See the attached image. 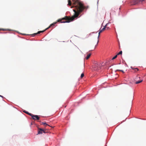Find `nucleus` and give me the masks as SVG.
<instances>
[{"mask_svg":"<svg viewBox=\"0 0 146 146\" xmlns=\"http://www.w3.org/2000/svg\"><path fill=\"white\" fill-rule=\"evenodd\" d=\"M131 68L135 72H137V71H138L139 70L137 68H132V67H131Z\"/></svg>","mask_w":146,"mask_h":146,"instance_id":"nucleus-11","label":"nucleus"},{"mask_svg":"<svg viewBox=\"0 0 146 146\" xmlns=\"http://www.w3.org/2000/svg\"><path fill=\"white\" fill-rule=\"evenodd\" d=\"M143 1L144 0H132L131 2V5H136Z\"/></svg>","mask_w":146,"mask_h":146,"instance_id":"nucleus-3","label":"nucleus"},{"mask_svg":"<svg viewBox=\"0 0 146 146\" xmlns=\"http://www.w3.org/2000/svg\"><path fill=\"white\" fill-rule=\"evenodd\" d=\"M1 30L5 31H7V30L6 29H0V31H1Z\"/></svg>","mask_w":146,"mask_h":146,"instance_id":"nucleus-18","label":"nucleus"},{"mask_svg":"<svg viewBox=\"0 0 146 146\" xmlns=\"http://www.w3.org/2000/svg\"><path fill=\"white\" fill-rule=\"evenodd\" d=\"M122 54V51H121L119 52L117 54V55L121 54Z\"/></svg>","mask_w":146,"mask_h":146,"instance_id":"nucleus-17","label":"nucleus"},{"mask_svg":"<svg viewBox=\"0 0 146 146\" xmlns=\"http://www.w3.org/2000/svg\"><path fill=\"white\" fill-rule=\"evenodd\" d=\"M143 81V80L142 79H140L139 80H138V81H135V83L136 84H139L141 82H142Z\"/></svg>","mask_w":146,"mask_h":146,"instance_id":"nucleus-7","label":"nucleus"},{"mask_svg":"<svg viewBox=\"0 0 146 146\" xmlns=\"http://www.w3.org/2000/svg\"><path fill=\"white\" fill-rule=\"evenodd\" d=\"M43 133H45L44 131L41 128H39L38 131V134H42Z\"/></svg>","mask_w":146,"mask_h":146,"instance_id":"nucleus-5","label":"nucleus"},{"mask_svg":"<svg viewBox=\"0 0 146 146\" xmlns=\"http://www.w3.org/2000/svg\"><path fill=\"white\" fill-rule=\"evenodd\" d=\"M91 56V54H88L86 57V59L87 60L90 57V56Z\"/></svg>","mask_w":146,"mask_h":146,"instance_id":"nucleus-12","label":"nucleus"},{"mask_svg":"<svg viewBox=\"0 0 146 146\" xmlns=\"http://www.w3.org/2000/svg\"><path fill=\"white\" fill-rule=\"evenodd\" d=\"M40 31H38L37 33H35L34 34H33L32 35V36H34L35 35H36L38 34H39L40 33H40Z\"/></svg>","mask_w":146,"mask_h":146,"instance_id":"nucleus-9","label":"nucleus"},{"mask_svg":"<svg viewBox=\"0 0 146 146\" xmlns=\"http://www.w3.org/2000/svg\"><path fill=\"white\" fill-rule=\"evenodd\" d=\"M57 23V22H54L53 23L51 24L46 29V30H47L49 28H50L51 27H53L55 25V24Z\"/></svg>","mask_w":146,"mask_h":146,"instance_id":"nucleus-6","label":"nucleus"},{"mask_svg":"<svg viewBox=\"0 0 146 146\" xmlns=\"http://www.w3.org/2000/svg\"><path fill=\"white\" fill-rule=\"evenodd\" d=\"M117 57V55L113 57L112 58V60H113L116 58Z\"/></svg>","mask_w":146,"mask_h":146,"instance_id":"nucleus-15","label":"nucleus"},{"mask_svg":"<svg viewBox=\"0 0 146 146\" xmlns=\"http://www.w3.org/2000/svg\"><path fill=\"white\" fill-rule=\"evenodd\" d=\"M46 29H45V30H44V31H41V32H40V33H43V32H44V31H46Z\"/></svg>","mask_w":146,"mask_h":146,"instance_id":"nucleus-22","label":"nucleus"},{"mask_svg":"<svg viewBox=\"0 0 146 146\" xmlns=\"http://www.w3.org/2000/svg\"><path fill=\"white\" fill-rule=\"evenodd\" d=\"M101 33V31H99V33H98V38H99V37Z\"/></svg>","mask_w":146,"mask_h":146,"instance_id":"nucleus-21","label":"nucleus"},{"mask_svg":"<svg viewBox=\"0 0 146 146\" xmlns=\"http://www.w3.org/2000/svg\"><path fill=\"white\" fill-rule=\"evenodd\" d=\"M107 25H106V26L105 27H103L102 29H100V30L99 31H101V33H102L104 31L105 29V28H106V26Z\"/></svg>","mask_w":146,"mask_h":146,"instance_id":"nucleus-10","label":"nucleus"},{"mask_svg":"<svg viewBox=\"0 0 146 146\" xmlns=\"http://www.w3.org/2000/svg\"><path fill=\"white\" fill-rule=\"evenodd\" d=\"M117 71H120L122 72L123 73H124L125 72H124V71L123 70H116Z\"/></svg>","mask_w":146,"mask_h":146,"instance_id":"nucleus-16","label":"nucleus"},{"mask_svg":"<svg viewBox=\"0 0 146 146\" xmlns=\"http://www.w3.org/2000/svg\"><path fill=\"white\" fill-rule=\"evenodd\" d=\"M68 5H69L70 6L72 5V3L71 1L70 0H69L68 1Z\"/></svg>","mask_w":146,"mask_h":146,"instance_id":"nucleus-14","label":"nucleus"},{"mask_svg":"<svg viewBox=\"0 0 146 146\" xmlns=\"http://www.w3.org/2000/svg\"><path fill=\"white\" fill-rule=\"evenodd\" d=\"M140 77H138V76H137V77L135 78V79L136 80H138V78L140 79Z\"/></svg>","mask_w":146,"mask_h":146,"instance_id":"nucleus-20","label":"nucleus"},{"mask_svg":"<svg viewBox=\"0 0 146 146\" xmlns=\"http://www.w3.org/2000/svg\"><path fill=\"white\" fill-rule=\"evenodd\" d=\"M101 64L100 63L97 62L95 63L93 66V70H99L101 67Z\"/></svg>","mask_w":146,"mask_h":146,"instance_id":"nucleus-2","label":"nucleus"},{"mask_svg":"<svg viewBox=\"0 0 146 146\" xmlns=\"http://www.w3.org/2000/svg\"><path fill=\"white\" fill-rule=\"evenodd\" d=\"M84 76V74L83 73L81 75V78H82Z\"/></svg>","mask_w":146,"mask_h":146,"instance_id":"nucleus-19","label":"nucleus"},{"mask_svg":"<svg viewBox=\"0 0 146 146\" xmlns=\"http://www.w3.org/2000/svg\"><path fill=\"white\" fill-rule=\"evenodd\" d=\"M30 115V116L32 117L33 119L34 120H35L36 119L37 120H39L40 118V117H38V116L37 115H35L32 114H31Z\"/></svg>","mask_w":146,"mask_h":146,"instance_id":"nucleus-4","label":"nucleus"},{"mask_svg":"<svg viewBox=\"0 0 146 146\" xmlns=\"http://www.w3.org/2000/svg\"><path fill=\"white\" fill-rule=\"evenodd\" d=\"M0 96L2 97V98L3 97L2 96H1V95H0Z\"/></svg>","mask_w":146,"mask_h":146,"instance_id":"nucleus-23","label":"nucleus"},{"mask_svg":"<svg viewBox=\"0 0 146 146\" xmlns=\"http://www.w3.org/2000/svg\"><path fill=\"white\" fill-rule=\"evenodd\" d=\"M23 112L25 113H26L27 114H28V115H30V114H31L32 113H29L28 112L26 111H23Z\"/></svg>","mask_w":146,"mask_h":146,"instance_id":"nucleus-13","label":"nucleus"},{"mask_svg":"<svg viewBox=\"0 0 146 146\" xmlns=\"http://www.w3.org/2000/svg\"><path fill=\"white\" fill-rule=\"evenodd\" d=\"M73 1L72 6L71 8H75L73 9L74 12V15L71 17L66 16L62 19H59L57 21V22H60L61 23H69L73 21L81 13L85 8L83 4L81 3L78 0H72Z\"/></svg>","mask_w":146,"mask_h":146,"instance_id":"nucleus-1","label":"nucleus"},{"mask_svg":"<svg viewBox=\"0 0 146 146\" xmlns=\"http://www.w3.org/2000/svg\"><path fill=\"white\" fill-rule=\"evenodd\" d=\"M41 124H42V125H45V126H49L48 124H47L46 123V122H41Z\"/></svg>","mask_w":146,"mask_h":146,"instance_id":"nucleus-8","label":"nucleus"}]
</instances>
